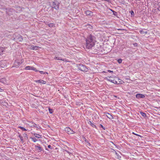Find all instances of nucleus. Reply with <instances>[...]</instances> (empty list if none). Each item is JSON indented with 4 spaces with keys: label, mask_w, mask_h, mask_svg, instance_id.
<instances>
[{
    "label": "nucleus",
    "mask_w": 160,
    "mask_h": 160,
    "mask_svg": "<svg viewBox=\"0 0 160 160\" xmlns=\"http://www.w3.org/2000/svg\"><path fill=\"white\" fill-rule=\"evenodd\" d=\"M24 70H32L35 71L36 72H38V70H37L36 68L32 66H27L24 68Z\"/></svg>",
    "instance_id": "20e7f679"
},
{
    "label": "nucleus",
    "mask_w": 160,
    "mask_h": 160,
    "mask_svg": "<svg viewBox=\"0 0 160 160\" xmlns=\"http://www.w3.org/2000/svg\"><path fill=\"white\" fill-rule=\"evenodd\" d=\"M108 72H113V71H111V70H108Z\"/></svg>",
    "instance_id": "f704fd0d"
},
{
    "label": "nucleus",
    "mask_w": 160,
    "mask_h": 160,
    "mask_svg": "<svg viewBox=\"0 0 160 160\" xmlns=\"http://www.w3.org/2000/svg\"><path fill=\"white\" fill-rule=\"evenodd\" d=\"M49 111L50 113H52L53 112L52 110V109L50 108H49Z\"/></svg>",
    "instance_id": "cd10ccee"
},
{
    "label": "nucleus",
    "mask_w": 160,
    "mask_h": 160,
    "mask_svg": "<svg viewBox=\"0 0 160 160\" xmlns=\"http://www.w3.org/2000/svg\"><path fill=\"white\" fill-rule=\"evenodd\" d=\"M94 37L91 34L86 38V47L87 48L90 49L94 45Z\"/></svg>",
    "instance_id": "f257e3e1"
},
{
    "label": "nucleus",
    "mask_w": 160,
    "mask_h": 160,
    "mask_svg": "<svg viewBox=\"0 0 160 160\" xmlns=\"http://www.w3.org/2000/svg\"><path fill=\"white\" fill-rule=\"evenodd\" d=\"M59 6L57 5L54 2H53L52 3V8L56 9L58 8Z\"/></svg>",
    "instance_id": "9b49d317"
},
{
    "label": "nucleus",
    "mask_w": 160,
    "mask_h": 160,
    "mask_svg": "<svg viewBox=\"0 0 160 160\" xmlns=\"http://www.w3.org/2000/svg\"><path fill=\"white\" fill-rule=\"evenodd\" d=\"M7 67V62L5 60L0 61V68H4Z\"/></svg>",
    "instance_id": "423d86ee"
},
{
    "label": "nucleus",
    "mask_w": 160,
    "mask_h": 160,
    "mask_svg": "<svg viewBox=\"0 0 160 160\" xmlns=\"http://www.w3.org/2000/svg\"><path fill=\"white\" fill-rule=\"evenodd\" d=\"M20 139L22 141L23 139V138L22 137H21Z\"/></svg>",
    "instance_id": "e433bc0d"
},
{
    "label": "nucleus",
    "mask_w": 160,
    "mask_h": 160,
    "mask_svg": "<svg viewBox=\"0 0 160 160\" xmlns=\"http://www.w3.org/2000/svg\"><path fill=\"white\" fill-rule=\"evenodd\" d=\"M30 138L34 142H35L37 141V140L35 138Z\"/></svg>",
    "instance_id": "393cba45"
},
{
    "label": "nucleus",
    "mask_w": 160,
    "mask_h": 160,
    "mask_svg": "<svg viewBox=\"0 0 160 160\" xmlns=\"http://www.w3.org/2000/svg\"><path fill=\"white\" fill-rule=\"evenodd\" d=\"M18 128L21 129L23 131H27V130L25 128H24V127H22L21 126H18Z\"/></svg>",
    "instance_id": "4be33fe9"
},
{
    "label": "nucleus",
    "mask_w": 160,
    "mask_h": 160,
    "mask_svg": "<svg viewBox=\"0 0 160 160\" xmlns=\"http://www.w3.org/2000/svg\"><path fill=\"white\" fill-rule=\"evenodd\" d=\"M86 26H88V27H87V28H89L90 29H92L93 28V27L92 26L90 25V24H88L87 25H86Z\"/></svg>",
    "instance_id": "b1692460"
},
{
    "label": "nucleus",
    "mask_w": 160,
    "mask_h": 160,
    "mask_svg": "<svg viewBox=\"0 0 160 160\" xmlns=\"http://www.w3.org/2000/svg\"><path fill=\"white\" fill-rule=\"evenodd\" d=\"M54 59H56L57 60H62V59H63L62 58H61L60 57H57V56H55V57Z\"/></svg>",
    "instance_id": "412c9836"
},
{
    "label": "nucleus",
    "mask_w": 160,
    "mask_h": 160,
    "mask_svg": "<svg viewBox=\"0 0 160 160\" xmlns=\"http://www.w3.org/2000/svg\"><path fill=\"white\" fill-rule=\"evenodd\" d=\"M48 148H51V149L52 148H51V146L50 145H48Z\"/></svg>",
    "instance_id": "c9c22d12"
},
{
    "label": "nucleus",
    "mask_w": 160,
    "mask_h": 160,
    "mask_svg": "<svg viewBox=\"0 0 160 160\" xmlns=\"http://www.w3.org/2000/svg\"><path fill=\"white\" fill-rule=\"evenodd\" d=\"M30 124L31 123L32 125H31L30 124V126L31 127H36V124L35 123H33L32 122H28ZM28 125H29V123H27Z\"/></svg>",
    "instance_id": "4468645a"
},
{
    "label": "nucleus",
    "mask_w": 160,
    "mask_h": 160,
    "mask_svg": "<svg viewBox=\"0 0 160 160\" xmlns=\"http://www.w3.org/2000/svg\"><path fill=\"white\" fill-rule=\"evenodd\" d=\"M24 62V60L23 59H17L15 60L13 66L12 68L14 67L18 68L21 64H22Z\"/></svg>",
    "instance_id": "f03ea898"
},
{
    "label": "nucleus",
    "mask_w": 160,
    "mask_h": 160,
    "mask_svg": "<svg viewBox=\"0 0 160 160\" xmlns=\"http://www.w3.org/2000/svg\"><path fill=\"white\" fill-rule=\"evenodd\" d=\"M36 83H39L42 84H45L46 83V81L42 80H35L34 81Z\"/></svg>",
    "instance_id": "6e6552de"
},
{
    "label": "nucleus",
    "mask_w": 160,
    "mask_h": 160,
    "mask_svg": "<svg viewBox=\"0 0 160 160\" xmlns=\"http://www.w3.org/2000/svg\"><path fill=\"white\" fill-rule=\"evenodd\" d=\"M139 32L141 34H146L147 33V32H144V31H143L142 30L139 31Z\"/></svg>",
    "instance_id": "5701e85b"
},
{
    "label": "nucleus",
    "mask_w": 160,
    "mask_h": 160,
    "mask_svg": "<svg viewBox=\"0 0 160 160\" xmlns=\"http://www.w3.org/2000/svg\"><path fill=\"white\" fill-rule=\"evenodd\" d=\"M34 134L35 137L38 138H42V135L40 134L37 133H34Z\"/></svg>",
    "instance_id": "f3484780"
},
{
    "label": "nucleus",
    "mask_w": 160,
    "mask_h": 160,
    "mask_svg": "<svg viewBox=\"0 0 160 160\" xmlns=\"http://www.w3.org/2000/svg\"><path fill=\"white\" fill-rule=\"evenodd\" d=\"M141 114L143 116H146V114L144 112H141Z\"/></svg>",
    "instance_id": "c756f323"
},
{
    "label": "nucleus",
    "mask_w": 160,
    "mask_h": 160,
    "mask_svg": "<svg viewBox=\"0 0 160 160\" xmlns=\"http://www.w3.org/2000/svg\"><path fill=\"white\" fill-rule=\"evenodd\" d=\"M100 126H101V127H102V128L104 130H105V128L104 127H103V125H102V124H100Z\"/></svg>",
    "instance_id": "473e14b6"
},
{
    "label": "nucleus",
    "mask_w": 160,
    "mask_h": 160,
    "mask_svg": "<svg viewBox=\"0 0 160 160\" xmlns=\"http://www.w3.org/2000/svg\"><path fill=\"white\" fill-rule=\"evenodd\" d=\"M0 82L4 84L7 83V81L5 78L0 79Z\"/></svg>",
    "instance_id": "9d476101"
},
{
    "label": "nucleus",
    "mask_w": 160,
    "mask_h": 160,
    "mask_svg": "<svg viewBox=\"0 0 160 160\" xmlns=\"http://www.w3.org/2000/svg\"><path fill=\"white\" fill-rule=\"evenodd\" d=\"M45 72V73L48 74V73L47 72Z\"/></svg>",
    "instance_id": "58836bf2"
},
{
    "label": "nucleus",
    "mask_w": 160,
    "mask_h": 160,
    "mask_svg": "<svg viewBox=\"0 0 160 160\" xmlns=\"http://www.w3.org/2000/svg\"><path fill=\"white\" fill-rule=\"evenodd\" d=\"M38 47L36 46H32L30 48V49L32 50H37Z\"/></svg>",
    "instance_id": "dca6fc26"
},
{
    "label": "nucleus",
    "mask_w": 160,
    "mask_h": 160,
    "mask_svg": "<svg viewBox=\"0 0 160 160\" xmlns=\"http://www.w3.org/2000/svg\"><path fill=\"white\" fill-rule=\"evenodd\" d=\"M106 79L108 81L113 83L114 77H108L106 78Z\"/></svg>",
    "instance_id": "f8f14e48"
},
{
    "label": "nucleus",
    "mask_w": 160,
    "mask_h": 160,
    "mask_svg": "<svg viewBox=\"0 0 160 160\" xmlns=\"http://www.w3.org/2000/svg\"><path fill=\"white\" fill-rule=\"evenodd\" d=\"M85 13L87 15L91 16L92 14V12L90 10H87L85 11Z\"/></svg>",
    "instance_id": "ddd939ff"
},
{
    "label": "nucleus",
    "mask_w": 160,
    "mask_h": 160,
    "mask_svg": "<svg viewBox=\"0 0 160 160\" xmlns=\"http://www.w3.org/2000/svg\"><path fill=\"white\" fill-rule=\"evenodd\" d=\"M48 25L49 27L50 28L54 27L55 26V25L54 23H51L48 24Z\"/></svg>",
    "instance_id": "aec40b11"
},
{
    "label": "nucleus",
    "mask_w": 160,
    "mask_h": 160,
    "mask_svg": "<svg viewBox=\"0 0 160 160\" xmlns=\"http://www.w3.org/2000/svg\"><path fill=\"white\" fill-rule=\"evenodd\" d=\"M35 147L36 148H37L39 150L41 149V148L40 146H35Z\"/></svg>",
    "instance_id": "2f4dec72"
},
{
    "label": "nucleus",
    "mask_w": 160,
    "mask_h": 160,
    "mask_svg": "<svg viewBox=\"0 0 160 160\" xmlns=\"http://www.w3.org/2000/svg\"><path fill=\"white\" fill-rule=\"evenodd\" d=\"M88 123L90 124L92 127L96 128V126L95 125H94L93 123H92L91 121H89V122H88Z\"/></svg>",
    "instance_id": "6ab92c4d"
},
{
    "label": "nucleus",
    "mask_w": 160,
    "mask_h": 160,
    "mask_svg": "<svg viewBox=\"0 0 160 160\" xmlns=\"http://www.w3.org/2000/svg\"><path fill=\"white\" fill-rule=\"evenodd\" d=\"M108 114V115H107V117L110 119H112L113 118V117L110 114L107 113Z\"/></svg>",
    "instance_id": "2eb2a0df"
},
{
    "label": "nucleus",
    "mask_w": 160,
    "mask_h": 160,
    "mask_svg": "<svg viewBox=\"0 0 160 160\" xmlns=\"http://www.w3.org/2000/svg\"><path fill=\"white\" fill-rule=\"evenodd\" d=\"M132 133L133 134L135 135H136V136H140V137H142V136H140V135H138V134H136V133H134V132H132Z\"/></svg>",
    "instance_id": "7c9ffc66"
},
{
    "label": "nucleus",
    "mask_w": 160,
    "mask_h": 160,
    "mask_svg": "<svg viewBox=\"0 0 160 160\" xmlns=\"http://www.w3.org/2000/svg\"><path fill=\"white\" fill-rule=\"evenodd\" d=\"M117 61L119 63H121L122 62V60L121 59H118Z\"/></svg>",
    "instance_id": "a878e982"
},
{
    "label": "nucleus",
    "mask_w": 160,
    "mask_h": 160,
    "mask_svg": "<svg viewBox=\"0 0 160 160\" xmlns=\"http://www.w3.org/2000/svg\"><path fill=\"white\" fill-rule=\"evenodd\" d=\"M62 61H63L64 62H71V61H69L65 59H62Z\"/></svg>",
    "instance_id": "bb28decb"
},
{
    "label": "nucleus",
    "mask_w": 160,
    "mask_h": 160,
    "mask_svg": "<svg viewBox=\"0 0 160 160\" xmlns=\"http://www.w3.org/2000/svg\"><path fill=\"white\" fill-rule=\"evenodd\" d=\"M4 91L3 89L0 88V92H3Z\"/></svg>",
    "instance_id": "72a5a7b5"
},
{
    "label": "nucleus",
    "mask_w": 160,
    "mask_h": 160,
    "mask_svg": "<svg viewBox=\"0 0 160 160\" xmlns=\"http://www.w3.org/2000/svg\"><path fill=\"white\" fill-rule=\"evenodd\" d=\"M39 71V72L41 74H45V72H43L42 71Z\"/></svg>",
    "instance_id": "c85d7f7f"
},
{
    "label": "nucleus",
    "mask_w": 160,
    "mask_h": 160,
    "mask_svg": "<svg viewBox=\"0 0 160 160\" xmlns=\"http://www.w3.org/2000/svg\"><path fill=\"white\" fill-rule=\"evenodd\" d=\"M136 97L138 98H144L145 97V96L142 94H138L136 95Z\"/></svg>",
    "instance_id": "1a4fd4ad"
},
{
    "label": "nucleus",
    "mask_w": 160,
    "mask_h": 160,
    "mask_svg": "<svg viewBox=\"0 0 160 160\" xmlns=\"http://www.w3.org/2000/svg\"><path fill=\"white\" fill-rule=\"evenodd\" d=\"M103 72H104V73H106V71H103Z\"/></svg>",
    "instance_id": "4c0bfd02"
},
{
    "label": "nucleus",
    "mask_w": 160,
    "mask_h": 160,
    "mask_svg": "<svg viewBox=\"0 0 160 160\" xmlns=\"http://www.w3.org/2000/svg\"><path fill=\"white\" fill-rule=\"evenodd\" d=\"M123 82V81L117 77H114L113 83L116 84H121Z\"/></svg>",
    "instance_id": "7ed1b4c3"
},
{
    "label": "nucleus",
    "mask_w": 160,
    "mask_h": 160,
    "mask_svg": "<svg viewBox=\"0 0 160 160\" xmlns=\"http://www.w3.org/2000/svg\"><path fill=\"white\" fill-rule=\"evenodd\" d=\"M5 48L0 47V55H1L4 51Z\"/></svg>",
    "instance_id": "a211bd4d"
},
{
    "label": "nucleus",
    "mask_w": 160,
    "mask_h": 160,
    "mask_svg": "<svg viewBox=\"0 0 160 160\" xmlns=\"http://www.w3.org/2000/svg\"><path fill=\"white\" fill-rule=\"evenodd\" d=\"M78 68L81 71L87 72L88 71V68L82 64L79 65Z\"/></svg>",
    "instance_id": "39448f33"
},
{
    "label": "nucleus",
    "mask_w": 160,
    "mask_h": 160,
    "mask_svg": "<svg viewBox=\"0 0 160 160\" xmlns=\"http://www.w3.org/2000/svg\"><path fill=\"white\" fill-rule=\"evenodd\" d=\"M65 130L68 134H72L75 133L72 129L69 127H66L65 128Z\"/></svg>",
    "instance_id": "0eeeda50"
}]
</instances>
